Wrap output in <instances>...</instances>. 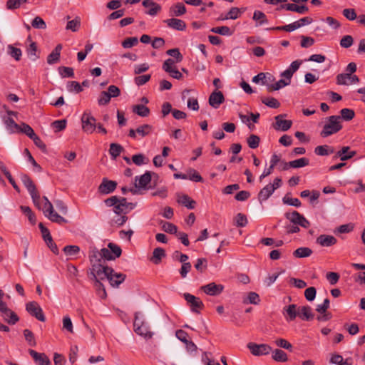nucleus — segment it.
<instances>
[{
  "instance_id": "1",
  "label": "nucleus",
  "mask_w": 365,
  "mask_h": 365,
  "mask_svg": "<svg viewBox=\"0 0 365 365\" xmlns=\"http://www.w3.org/2000/svg\"><path fill=\"white\" fill-rule=\"evenodd\" d=\"M112 272H113V268L105 266L103 264H94L90 268V278L95 280L96 286L99 289H103L105 296L106 295V290L101 280L108 279L109 274Z\"/></svg>"
},
{
  "instance_id": "2",
  "label": "nucleus",
  "mask_w": 365,
  "mask_h": 365,
  "mask_svg": "<svg viewBox=\"0 0 365 365\" xmlns=\"http://www.w3.org/2000/svg\"><path fill=\"white\" fill-rule=\"evenodd\" d=\"M285 217L289 220L294 225L287 227V234L297 233L300 231L299 225L304 228H308L310 226V222L299 212L294 210L292 212H286Z\"/></svg>"
},
{
  "instance_id": "3",
  "label": "nucleus",
  "mask_w": 365,
  "mask_h": 365,
  "mask_svg": "<svg viewBox=\"0 0 365 365\" xmlns=\"http://www.w3.org/2000/svg\"><path fill=\"white\" fill-rule=\"evenodd\" d=\"M133 328L137 334L145 339H150L153 335V333L150 330L148 323L145 322L143 315L140 312L135 313Z\"/></svg>"
},
{
  "instance_id": "4",
  "label": "nucleus",
  "mask_w": 365,
  "mask_h": 365,
  "mask_svg": "<svg viewBox=\"0 0 365 365\" xmlns=\"http://www.w3.org/2000/svg\"><path fill=\"white\" fill-rule=\"evenodd\" d=\"M341 129V117L339 115H331L328 118V121L324 124L321 135L326 138L338 133Z\"/></svg>"
},
{
  "instance_id": "5",
  "label": "nucleus",
  "mask_w": 365,
  "mask_h": 365,
  "mask_svg": "<svg viewBox=\"0 0 365 365\" xmlns=\"http://www.w3.org/2000/svg\"><path fill=\"white\" fill-rule=\"evenodd\" d=\"M21 180L24 185L26 187L28 192H29L34 203L36 206H38L41 198L40 194L38 192L36 187L33 180H31V178L27 174H21Z\"/></svg>"
},
{
  "instance_id": "6",
  "label": "nucleus",
  "mask_w": 365,
  "mask_h": 365,
  "mask_svg": "<svg viewBox=\"0 0 365 365\" xmlns=\"http://www.w3.org/2000/svg\"><path fill=\"white\" fill-rule=\"evenodd\" d=\"M282 185V179L276 178L273 183L265 185L258 193V200L259 202L267 200L274 192V190Z\"/></svg>"
},
{
  "instance_id": "7",
  "label": "nucleus",
  "mask_w": 365,
  "mask_h": 365,
  "mask_svg": "<svg viewBox=\"0 0 365 365\" xmlns=\"http://www.w3.org/2000/svg\"><path fill=\"white\" fill-rule=\"evenodd\" d=\"M81 122L82 129L85 133L91 134L95 131L96 120L90 113H83L81 117Z\"/></svg>"
},
{
  "instance_id": "8",
  "label": "nucleus",
  "mask_w": 365,
  "mask_h": 365,
  "mask_svg": "<svg viewBox=\"0 0 365 365\" xmlns=\"http://www.w3.org/2000/svg\"><path fill=\"white\" fill-rule=\"evenodd\" d=\"M26 310L28 312L29 314L32 317H35L36 319L40 322H45L46 317L43 314V312L39 304L35 302H29L26 304Z\"/></svg>"
},
{
  "instance_id": "9",
  "label": "nucleus",
  "mask_w": 365,
  "mask_h": 365,
  "mask_svg": "<svg viewBox=\"0 0 365 365\" xmlns=\"http://www.w3.org/2000/svg\"><path fill=\"white\" fill-rule=\"evenodd\" d=\"M153 127L150 124H143L138 126L135 130L130 129L128 133V136L137 139L138 135L140 138H144L150 135L153 132Z\"/></svg>"
},
{
  "instance_id": "10",
  "label": "nucleus",
  "mask_w": 365,
  "mask_h": 365,
  "mask_svg": "<svg viewBox=\"0 0 365 365\" xmlns=\"http://www.w3.org/2000/svg\"><path fill=\"white\" fill-rule=\"evenodd\" d=\"M247 348L254 356L267 355L272 351V347L266 344H257L250 342L247 344Z\"/></svg>"
},
{
  "instance_id": "11",
  "label": "nucleus",
  "mask_w": 365,
  "mask_h": 365,
  "mask_svg": "<svg viewBox=\"0 0 365 365\" xmlns=\"http://www.w3.org/2000/svg\"><path fill=\"white\" fill-rule=\"evenodd\" d=\"M184 298L192 312L198 314L204 308V304L200 298L189 293L184 294Z\"/></svg>"
},
{
  "instance_id": "12",
  "label": "nucleus",
  "mask_w": 365,
  "mask_h": 365,
  "mask_svg": "<svg viewBox=\"0 0 365 365\" xmlns=\"http://www.w3.org/2000/svg\"><path fill=\"white\" fill-rule=\"evenodd\" d=\"M175 61L172 58L165 60L163 64L162 68L167 73H170V76L173 78L180 80L182 78V74L173 66Z\"/></svg>"
},
{
  "instance_id": "13",
  "label": "nucleus",
  "mask_w": 365,
  "mask_h": 365,
  "mask_svg": "<svg viewBox=\"0 0 365 365\" xmlns=\"http://www.w3.org/2000/svg\"><path fill=\"white\" fill-rule=\"evenodd\" d=\"M274 80V76L269 73H259L252 78L253 83H259L261 82L262 85L266 86L268 90L270 88L271 83H273Z\"/></svg>"
},
{
  "instance_id": "14",
  "label": "nucleus",
  "mask_w": 365,
  "mask_h": 365,
  "mask_svg": "<svg viewBox=\"0 0 365 365\" xmlns=\"http://www.w3.org/2000/svg\"><path fill=\"white\" fill-rule=\"evenodd\" d=\"M116 187L117 182L115 181L104 178L98 187V192L103 195H108L113 192Z\"/></svg>"
},
{
  "instance_id": "15",
  "label": "nucleus",
  "mask_w": 365,
  "mask_h": 365,
  "mask_svg": "<svg viewBox=\"0 0 365 365\" xmlns=\"http://www.w3.org/2000/svg\"><path fill=\"white\" fill-rule=\"evenodd\" d=\"M200 289L207 295L217 296L222 293L224 289V286L220 284H217L215 282H210L206 285L202 286Z\"/></svg>"
},
{
  "instance_id": "16",
  "label": "nucleus",
  "mask_w": 365,
  "mask_h": 365,
  "mask_svg": "<svg viewBox=\"0 0 365 365\" xmlns=\"http://www.w3.org/2000/svg\"><path fill=\"white\" fill-rule=\"evenodd\" d=\"M282 314L287 322L293 321L298 316V307L296 304H289L284 307Z\"/></svg>"
},
{
  "instance_id": "17",
  "label": "nucleus",
  "mask_w": 365,
  "mask_h": 365,
  "mask_svg": "<svg viewBox=\"0 0 365 365\" xmlns=\"http://www.w3.org/2000/svg\"><path fill=\"white\" fill-rule=\"evenodd\" d=\"M88 258L91 267L94 264H102V261L103 260V255H101V250L99 251L95 247L90 248Z\"/></svg>"
},
{
  "instance_id": "18",
  "label": "nucleus",
  "mask_w": 365,
  "mask_h": 365,
  "mask_svg": "<svg viewBox=\"0 0 365 365\" xmlns=\"http://www.w3.org/2000/svg\"><path fill=\"white\" fill-rule=\"evenodd\" d=\"M209 104L214 108H218L225 101V98L221 91H214L209 97Z\"/></svg>"
},
{
  "instance_id": "19",
  "label": "nucleus",
  "mask_w": 365,
  "mask_h": 365,
  "mask_svg": "<svg viewBox=\"0 0 365 365\" xmlns=\"http://www.w3.org/2000/svg\"><path fill=\"white\" fill-rule=\"evenodd\" d=\"M163 22L166 24L168 27L177 31H184L186 29L185 22L179 19L171 18L164 20Z\"/></svg>"
},
{
  "instance_id": "20",
  "label": "nucleus",
  "mask_w": 365,
  "mask_h": 365,
  "mask_svg": "<svg viewBox=\"0 0 365 365\" xmlns=\"http://www.w3.org/2000/svg\"><path fill=\"white\" fill-rule=\"evenodd\" d=\"M29 354L32 356L36 362H38L39 365H50L51 361L48 357L44 353H38L35 350L29 349Z\"/></svg>"
},
{
  "instance_id": "21",
  "label": "nucleus",
  "mask_w": 365,
  "mask_h": 365,
  "mask_svg": "<svg viewBox=\"0 0 365 365\" xmlns=\"http://www.w3.org/2000/svg\"><path fill=\"white\" fill-rule=\"evenodd\" d=\"M279 9H285L287 11H294L299 14H305L309 11V9L307 6L297 5V3L282 4Z\"/></svg>"
},
{
  "instance_id": "22",
  "label": "nucleus",
  "mask_w": 365,
  "mask_h": 365,
  "mask_svg": "<svg viewBox=\"0 0 365 365\" xmlns=\"http://www.w3.org/2000/svg\"><path fill=\"white\" fill-rule=\"evenodd\" d=\"M135 185L138 188H145L147 185L151 181V173L150 171H146L143 175L140 177L136 176L135 178Z\"/></svg>"
},
{
  "instance_id": "23",
  "label": "nucleus",
  "mask_w": 365,
  "mask_h": 365,
  "mask_svg": "<svg viewBox=\"0 0 365 365\" xmlns=\"http://www.w3.org/2000/svg\"><path fill=\"white\" fill-rule=\"evenodd\" d=\"M317 243L322 247H331L336 244L337 240L332 235H321L317 238Z\"/></svg>"
},
{
  "instance_id": "24",
  "label": "nucleus",
  "mask_w": 365,
  "mask_h": 365,
  "mask_svg": "<svg viewBox=\"0 0 365 365\" xmlns=\"http://www.w3.org/2000/svg\"><path fill=\"white\" fill-rule=\"evenodd\" d=\"M142 5L145 8H148L150 6V5L154 6V8L153 9H148L145 11V14L151 16H155L160 11H161V6L152 1V0H143L142 2Z\"/></svg>"
},
{
  "instance_id": "25",
  "label": "nucleus",
  "mask_w": 365,
  "mask_h": 365,
  "mask_svg": "<svg viewBox=\"0 0 365 365\" xmlns=\"http://www.w3.org/2000/svg\"><path fill=\"white\" fill-rule=\"evenodd\" d=\"M283 115H279L275 117L276 125L274 128L276 130L287 131L291 128L292 122L290 120H283Z\"/></svg>"
},
{
  "instance_id": "26",
  "label": "nucleus",
  "mask_w": 365,
  "mask_h": 365,
  "mask_svg": "<svg viewBox=\"0 0 365 365\" xmlns=\"http://www.w3.org/2000/svg\"><path fill=\"white\" fill-rule=\"evenodd\" d=\"M126 275L123 273H117L113 270L108 277V281L112 287H118L125 279Z\"/></svg>"
},
{
  "instance_id": "27",
  "label": "nucleus",
  "mask_w": 365,
  "mask_h": 365,
  "mask_svg": "<svg viewBox=\"0 0 365 365\" xmlns=\"http://www.w3.org/2000/svg\"><path fill=\"white\" fill-rule=\"evenodd\" d=\"M298 317L305 321H310L313 319L314 314L312 309L309 306H303L298 307Z\"/></svg>"
},
{
  "instance_id": "28",
  "label": "nucleus",
  "mask_w": 365,
  "mask_h": 365,
  "mask_svg": "<svg viewBox=\"0 0 365 365\" xmlns=\"http://www.w3.org/2000/svg\"><path fill=\"white\" fill-rule=\"evenodd\" d=\"M349 146L342 147V148L336 153V157L339 158L341 161H345L353 158L356 154V151H350Z\"/></svg>"
},
{
  "instance_id": "29",
  "label": "nucleus",
  "mask_w": 365,
  "mask_h": 365,
  "mask_svg": "<svg viewBox=\"0 0 365 365\" xmlns=\"http://www.w3.org/2000/svg\"><path fill=\"white\" fill-rule=\"evenodd\" d=\"M186 13V8L182 3L173 4L169 9L170 16H180Z\"/></svg>"
},
{
  "instance_id": "30",
  "label": "nucleus",
  "mask_w": 365,
  "mask_h": 365,
  "mask_svg": "<svg viewBox=\"0 0 365 365\" xmlns=\"http://www.w3.org/2000/svg\"><path fill=\"white\" fill-rule=\"evenodd\" d=\"M62 49L61 44H58L52 52L47 57V63L48 64H54L58 62L60 59L61 51Z\"/></svg>"
},
{
  "instance_id": "31",
  "label": "nucleus",
  "mask_w": 365,
  "mask_h": 365,
  "mask_svg": "<svg viewBox=\"0 0 365 365\" xmlns=\"http://www.w3.org/2000/svg\"><path fill=\"white\" fill-rule=\"evenodd\" d=\"M44 214L50 220L59 225L65 224L68 222L67 220L55 212L53 208H52V210H49Z\"/></svg>"
},
{
  "instance_id": "32",
  "label": "nucleus",
  "mask_w": 365,
  "mask_h": 365,
  "mask_svg": "<svg viewBox=\"0 0 365 365\" xmlns=\"http://www.w3.org/2000/svg\"><path fill=\"white\" fill-rule=\"evenodd\" d=\"M1 317L9 324H15L19 320L17 314L10 309H9V312H2Z\"/></svg>"
},
{
  "instance_id": "33",
  "label": "nucleus",
  "mask_w": 365,
  "mask_h": 365,
  "mask_svg": "<svg viewBox=\"0 0 365 365\" xmlns=\"http://www.w3.org/2000/svg\"><path fill=\"white\" fill-rule=\"evenodd\" d=\"M165 257V250L161 247H157L154 249L153 252V256L150 258V261H152L155 264H159L161 262L162 259Z\"/></svg>"
},
{
  "instance_id": "34",
  "label": "nucleus",
  "mask_w": 365,
  "mask_h": 365,
  "mask_svg": "<svg viewBox=\"0 0 365 365\" xmlns=\"http://www.w3.org/2000/svg\"><path fill=\"white\" fill-rule=\"evenodd\" d=\"M272 358L277 362H286L288 361L287 354L282 349H272Z\"/></svg>"
},
{
  "instance_id": "35",
  "label": "nucleus",
  "mask_w": 365,
  "mask_h": 365,
  "mask_svg": "<svg viewBox=\"0 0 365 365\" xmlns=\"http://www.w3.org/2000/svg\"><path fill=\"white\" fill-rule=\"evenodd\" d=\"M3 121L6 125L7 130L9 133H16L17 130L19 129V125L17 124L14 120L11 117L3 118Z\"/></svg>"
},
{
  "instance_id": "36",
  "label": "nucleus",
  "mask_w": 365,
  "mask_h": 365,
  "mask_svg": "<svg viewBox=\"0 0 365 365\" xmlns=\"http://www.w3.org/2000/svg\"><path fill=\"white\" fill-rule=\"evenodd\" d=\"M314 153L317 155L326 156L334 153V149L329 145H319L315 148Z\"/></svg>"
},
{
  "instance_id": "37",
  "label": "nucleus",
  "mask_w": 365,
  "mask_h": 365,
  "mask_svg": "<svg viewBox=\"0 0 365 365\" xmlns=\"http://www.w3.org/2000/svg\"><path fill=\"white\" fill-rule=\"evenodd\" d=\"M133 112L140 117H147L150 114V109L142 104H138L133 106Z\"/></svg>"
},
{
  "instance_id": "38",
  "label": "nucleus",
  "mask_w": 365,
  "mask_h": 365,
  "mask_svg": "<svg viewBox=\"0 0 365 365\" xmlns=\"http://www.w3.org/2000/svg\"><path fill=\"white\" fill-rule=\"evenodd\" d=\"M312 250L309 247H302L294 251L293 255L297 258L308 257L312 254Z\"/></svg>"
},
{
  "instance_id": "39",
  "label": "nucleus",
  "mask_w": 365,
  "mask_h": 365,
  "mask_svg": "<svg viewBox=\"0 0 365 365\" xmlns=\"http://www.w3.org/2000/svg\"><path fill=\"white\" fill-rule=\"evenodd\" d=\"M19 129L17 130L16 133H22L26 135L30 139L36 134L33 128L28 124L22 123L19 125Z\"/></svg>"
},
{
  "instance_id": "40",
  "label": "nucleus",
  "mask_w": 365,
  "mask_h": 365,
  "mask_svg": "<svg viewBox=\"0 0 365 365\" xmlns=\"http://www.w3.org/2000/svg\"><path fill=\"white\" fill-rule=\"evenodd\" d=\"M178 202L185 206L188 209H194L196 202L192 200L188 195H184L180 197Z\"/></svg>"
},
{
  "instance_id": "41",
  "label": "nucleus",
  "mask_w": 365,
  "mask_h": 365,
  "mask_svg": "<svg viewBox=\"0 0 365 365\" xmlns=\"http://www.w3.org/2000/svg\"><path fill=\"white\" fill-rule=\"evenodd\" d=\"M309 164V160L307 158H299L292 161L289 162V165L292 168H303Z\"/></svg>"
},
{
  "instance_id": "42",
  "label": "nucleus",
  "mask_w": 365,
  "mask_h": 365,
  "mask_svg": "<svg viewBox=\"0 0 365 365\" xmlns=\"http://www.w3.org/2000/svg\"><path fill=\"white\" fill-rule=\"evenodd\" d=\"M245 11L244 9H239L237 7H232L230 11L226 14V19H237L238 17L241 16V14Z\"/></svg>"
},
{
  "instance_id": "43",
  "label": "nucleus",
  "mask_w": 365,
  "mask_h": 365,
  "mask_svg": "<svg viewBox=\"0 0 365 365\" xmlns=\"http://www.w3.org/2000/svg\"><path fill=\"white\" fill-rule=\"evenodd\" d=\"M7 52L8 53L13 57L16 61H19L21 59L22 52L21 50L19 48H16L12 45H8L7 46Z\"/></svg>"
},
{
  "instance_id": "44",
  "label": "nucleus",
  "mask_w": 365,
  "mask_h": 365,
  "mask_svg": "<svg viewBox=\"0 0 365 365\" xmlns=\"http://www.w3.org/2000/svg\"><path fill=\"white\" fill-rule=\"evenodd\" d=\"M210 31L223 36H231L232 34L230 28L227 26L213 27L211 29Z\"/></svg>"
},
{
  "instance_id": "45",
  "label": "nucleus",
  "mask_w": 365,
  "mask_h": 365,
  "mask_svg": "<svg viewBox=\"0 0 365 365\" xmlns=\"http://www.w3.org/2000/svg\"><path fill=\"white\" fill-rule=\"evenodd\" d=\"M339 115L341 117V120L343 119L346 121H349L352 120L355 116V112L354 110L350 108H343L340 110Z\"/></svg>"
},
{
  "instance_id": "46",
  "label": "nucleus",
  "mask_w": 365,
  "mask_h": 365,
  "mask_svg": "<svg viewBox=\"0 0 365 365\" xmlns=\"http://www.w3.org/2000/svg\"><path fill=\"white\" fill-rule=\"evenodd\" d=\"M67 121L66 119L54 120L51 123V127L54 130L55 133L60 132L64 130L66 127Z\"/></svg>"
},
{
  "instance_id": "47",
  "label": "nucleus",
  "mask_w": 365,
  "mask_h": 365,
  "mask_svg": "<svg viewBox=\"0 0 365 365\" xmlns=\"http://www.w3.org/2000/svg\"><path fill=\"white\" fill-rule=\"evenodd\" d=\"M253 19L257 21V25L261 26L267 23V18L266 15L260 11H255L253 14Z\"/></svg>"
},
{
  "instance_id": "48",
  "label": "nucleus",
  "mask_w": 365,
  "mask_h": 365,
  "mask_svg": "<svg viewBox=\"0 0 365 365\" xmlns=\"http://www.w3.org/2000/svg\"><path fill=\"white\" fill-rule=\"evenodd\" d=\"M123 150V148L117 143H111L110 145L109 153L110 155L113 158H116L120 155V153Z\"/></svg>"
},
{
  "instance_id": "49",
  "label": "nucleus",
  "mask_w": 365,
  "mask_h": 365,
  "mask_svg": "<svg viewBox=\"0 0 365 365\" xmlns=\"http://www.w3.org/2000/svg\"><path fill=\"white\" fill-rule=\"evenodd\" d=\"M259 301V296L258 294L254 292H249L247 297L243 299V302L245 304L250 303L253 304H257Z\"/></svg>"
},
{
  "instance_id": "50",
  "label": "nucleus",
  "mask_w": 365,
  "mask_h": 365,
  "mask_svg": "<svg viewBox=\"0 0 365 365\" xmlns=\"http://www.w3.org/2000/svg\"><path fill=\"white\" fill-rule=\"evenodd\" d=\"M247 142L250 148L255 149L259 145L260 138L259 136L252 134L247 138Z\"/></svg>"
},
{
  "instance_id": "51",
  "label": "nucleus",
  "mask_w": 365,
  "mask_h": 365,
  "mask_svg": "<svg viewBox=\"0 0 365 365\" xmlns=\"http://www.w3.org/2000/svg\"><path fill=\"white\" fill-rule=\"evenodd\" d=\"M132 161L136 165L140 166L143 164L148 163V159L146 158L143 154L139 153V154L133 155Z\"/></svg>"
},
{
  "instance_id": "52",
  "label": "nucleus",
  "mask_w": 365,
  "mask_h": 365,
  "mask_svg": "<svg viewBox=\"0 0 365 365\" xmlns=\"http://www.w3.org/2000/svg\"><path fill=\"white\" fill-rule=\"evenodd\" d=\"M24 153L25 155L27 157V158H28V161H29V163H31L32 164V165L34 166V170H35L36 171L38 172V173H39V172H41V170H42L41 167L40 166V165H38V164L36 163V161L35 160V159H34V158H33V156L31 155V154L30 151H29L27 148H26V149L24 150Z\"/></svg>"
},
{
  "instance_id": "53",
  "label": "nucleus",
  "mask_w": 365,
  "mask_h": 365,
  "mask_svg": "<svg viewBox=\"0 0 365 365\" xmlns=\"http://www.w3.org/2000/svg\"><path fill=\"white\" fill-rule=\"evenodd\" d=\"M130 207L128 205H124L123 204L118 203L113 208V212L117 215L124 214L125 215L131 211L133 209H130Z\"/></svg>"
},
{
  "instance_id": "54",
  "label": "nucleus",
  "mask_w": 365,
  "mask_h": 365,
  "mask_svg": "<svg viewBox=\"0 0 365 365\" xmlns=\"http://www.w3.org/2000/svg\"><path fill=\"white\" fill-rule=\"evenodd\" d=\"M350 73H340L336 76V84L338 85H349Z\"/></svg>"
},
{
  "instance_id": "55",
  "label": "nucleus",
  "mask_w": 365,
  "mask_h": 365,
  "mask_svg": "<svg viewBox=\"0 0 365 365\" xmlns=\"http://www.w3.org/2000/svg\"><path fill=\"white\" fill-rule=\"evenodd\" d=\"M162 229L163 231L170 234H177L178 232V227L174 224L168 222H163Z\"/></svg>"
},
{
  "instance_id": "56",
  "label": "nucleus",
  "mask_w": 365,
  "mask_h": 365,
  "mask_svg": "<svg viewBox=\"0 0 365 365\" xmlns=\"http://www.w3.org/2000/svg\"><path fill=\"white\" fill-rule=\"evenodd\" d=\"M108 247L110 249L115 259L119 257L122 254V250L120 246L113 242H110L108 245Z\"/></svg>"
},
{
  "instance_id": "57",
  "label": "nucleus",
  "mask_w": 365,
  "mask_h": 365,
  "mask_svg": "<svg viewBox=\"0 0 365 365\" xmlns=\"http://www.w3.org/2000/svg\"><path fill=\"white\" fill-rule=\"evenodd\" d=\"M274 344H276V346H277L279 347L285 349L290 351H292V348H293L292 345L287 340H286L284 339H282V338L277 339L274 341Z\"/></svg>"
},
{
  "instance_id": "58",
  "label": "nucleus",
  "mask_w": 365,
  "mask_h": 365,
  "mask_svg": "<svg viewBox=\"0 0 365 365\" xmlns=\"http://www.w3.org/2000/svg\"><path fill=\"white\" fill-rule=\"evenodd\" d=\"M262 103L267 106L272 108H277L279 107V102L274 98H264L262 99Z\"/></svg>"
},
{
  "instance_id": "59",
  "label": "nucleus",
  "mask_w": 365,
  "mask_h": 365,
  "mask_svg": "<svg viewBox=\"0 0 365 365\" xmlns=\"http://www.w3.org/2000/svg\"><path fill=\"white\" fill-rule=\"evenodd\" d=\"M24 336L25 337L26 341L28 342V344L30 346H35L36 345L34 335L31 330L24 329Z\"/></svg>"
},
{
  "instance_id": "60",
  "label": "nucleus",
  "mask_w": 365,
  "mask_h": 365,
  "mask_svg": "<svg viewBox=\"0 0 365 365\" xmlns=\"http://www.w3.org/2000/svg\"><path fill=\"white\" fill-rule=\"evenodd\" d=\"M27 0H8L6 2V8L9 10L19 9L21 5L26 3Z\"/></svg>"
},
{
  "instance_id": "61",
  "label": "nucleus",
  "mask_w": 365,
  "mask_h": 365,
  "mask_svg": "<svg viewBox=\"0 0 365 365\" xmlns=\"http://www.w3.org/2000/svg\"><path fill=\"white\" fill-rule=\"evenodd\" d=\"M31 26L38 29H45L46 24L43 19L40 16H36L31 21Z\"/></svg>"
},
{
  "instance_id": "62",
  "label": "nucleus",
  "mask_w": 365,
  "mask_h": 365,
  "mask_svg": "<svg viewBox=\"0 0 365 365\" xmlns=\"http://www.w3.org/2000/svg\"><path fill=\"white\" fill-rule=\"evenodd\" d=\"M166 53L170 56H173L175 58V63H180L182 61L183 56L180 53L178 48H172L169 49L166 51Z\"/></svg>"
},
{
  "instance_id": "63",
  "label": "nucleus",
  "mask_w": 365,
  "mask_h": 365,
  "mask_svg": "<svg viewBox=\"0 0 365 365\" xmlns=\"http://www.w3.org/2000/svg\"><path fill=\"white\" fill-rule=\"evenodd\" d=\"M81 21L78 18H76L69 21L66 25V29L71 30L72 31H77L80 27Z\"/></svg>"
},
{
  "instance_id": "64",
  "label": "nucleus",
  "mask_w": 365,
  "mask_h": 365,
  "mask_svg": "<svg viewBox=\"0 0 365 365\" xmlns=\"http://www.w3.org/2000/svg\"><path fill=\"white\" fill-rule=\"evenodd\" d=\"M111 99V97L106 93V91L101 92L98 98V103L99 106L107 105Z\"/></svg>"
}]
</instances>
